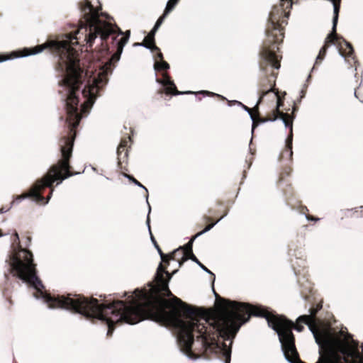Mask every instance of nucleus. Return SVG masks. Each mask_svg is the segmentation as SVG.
<instances>
[{
	"instance_id": "nucleus-35",
	"label": "nucleus",
	"mask_w": 363,
	"mask_h": 363,
	"mask_svg": "<svg viewBox=\"0 0 363 363\" xmlns=\"http://www.w3.org/2000/svg\"><path fill=\"white\" fill-rule=\"evenodd\" d=\"M306 211H308V209L307 208V207H306V206H302V211H301V212H302V213H306Z\"/></svg>"
},
{
	"instance_id": "nucleus-17",
	"label": "nucleus",
	"mask_w": 363,
	"mask_h": 363,
	"mask_svg": "<svg viewBox=\"0 0 363 363\" xmlns=\"http://www.w3.org/2000/svg\"><path fill=\"white\" fill-rule=\"evenodd\" d=\"M191 259L192 261H194V262H196L202 269H203L205 272L209 273L212 277H213V280H212V285L213 286L214 284V281H215V279H216V277H215V274L211 272L205 265H203L198 259L197 257L194 255H191V256H184L183 257V263L184 262H186L187 259ZM213 292L215 294V296L216 297V300H220V296L215 291L214 289L213 288Z\"/></svg>"
},
{
	"instance_id": "nucleus-8",
	"label": "nucleus",
	"mask_w": 363,
	"mask_h": 363,
	"mask_svg": "<svg viewBox=\"0 0 363 363\" xmlns=\"http://www.w3.org/2000/svg\"><path fill=\"white\" fill-rule=\"evenodd\" d=\"M332 44H334L337 46L340 54L345 57V60L351 67L357 66L358 62L354 55V48L352 44L347 42L342 36H339L337 34L332 35V33H330L328 35L323 46L319 51L313 66V69L321 63L322 60L326 55L328 47Z\"/></svg>"
},
{
	"instance_id": "nucleus-12",
	"label": "nucleus",
	"mask_w": 363,
	"mask_h": 363,
	"mask_svg": "<svg viewBox=\"0 0 363 363\" xmlns=\"http://www.w3.org/2000/svg\"><path fill=\"white\" fill-rule=\"evenodd\" d=\"M131 140L130 136L123 137L121 138L119 145L117 148L118 155V167L122 171V174L128 178L129 181L134 183L135 185L143 188L146 192L147 189L140 182H138L132 175L126 173L128 171V143Z\"/></svg>"
},
{
	"instance_id": "nucleus-18",
	"label": "nucleus",
	"mask_w": 363,
	"mask_h": 363,
	"mask_svg": "<svg viewBox=\"0 0 363 363\" xmlns=\"http://www.w3.org/2000/svg\"><path fill=\"white\" fill-rule=\"evenodd\" d=\"M322 308V304L318 303L315 307H312L310 308L309 315H303L298 318V321H307L310 319H317L316 315L318 311Z\"/></svg>"
},
{
	"instance_id": "nucleus-11",
	"label": "nucleus",
	"mask_w": 363,
	"mask_h": 363,
	"mask_svg": "<svg viewBox=\"0 0 363 363\" xmlns=\"http://www.w3.org/2000/svg\"><path fill=\"white\" fill-rule=\"evenodd\" d=\"M162 78H157L156 82L162 85V87L159 89L157 91L156 94L157 96H160L162 97L163 94L166 95H180V94H196V95H203V96H216L220 98L222 100H225L226 99L218 94H215L213 92H211L208 91H201L198 92H194L191 91H179L177 90V88L174 83V82L172 80L171 77L169 74L167 72H164L162 74Z\"/></svg>"
},
{
	"instance_id": "nucleus-14",
	"label": "nucleus",
	"mask_w": 363,
	"mask_h": 363,
	"mask_svg": "<svg viewBox=\"0 0 363 363\" xmlns=\"http://www.w3.org/2000/svg\"><path fill=\"white\" fill-rule=\"evenodd\" d=\"M279 187L282 189L287 205L290 206L292 208H296L301 206V201L295 197L294 189L291 183L284 182Z\"/></svg>"
},
{
	"instance_id": "nucleus-6",
	"label": "nucleus",
	"mask_w": 363,
	"mask_h": 363,
	"mask_svg": "<svg viewBox=\"0 0 363 363\" xmlns=\"http://www.w3.org/2000/svg\"><path fill=\"white\" fill-rule=\"evenodd\" d=\"M84 30L86 33L84 40L90 48L92 47L94 40L98 36H100L103 48L99 50L96 57L99 61L104 64L102 66L103 71L106 74L111 72L112 67L114 66L115 62L120 60L123 47L128 41L130 33V30L126 31L125 35L116 42V52L105 62H104L102 58L108 55L110 52L107 45H104V42L108 39L110 35L116 33L117 31H118L119 34H123L122 31L117 26H113L111 23L99 20L97 14H96L92 20L89 21L87 26L84 28Z\"/></svg>"
},
{
	"instance_id": "nucleus-27",
	"label": "nucleus",
	"mask_w": 363,
	"mask_h": 363,
	"mask_svg": "<svg viewBox=\"0 0 363 363\" xmlns=\"http://www.w3.org/2000/svg\"><path fill=\"white\" fill-rule=\"evenodd\" d=\"M86 4H85V6H84V10L85 9H89L90 12H92L94 9L93 5L91 4V3L90 1H89L88 0H86Z\"/></svg>"
},
{
	"instance_id": "nucleus-7",
	"label": "nucleus",
	"mask_w": 363,
	"mask_h": 363,
	"mask_svg": "<svg viewBox=\"0 0 363 363\" xmlns=\"http://www.w3.org/2000/svg\"><path fill=\"white\" fill-rule=\"evenodd\" d=\"M216 205L218 206V208H209L208 211V215H204L203 216V219L206 222L210 223L208 224L203 230L197 233L195 235H194L184 245V247H180L170 254V257L174 260L178 261L180 267L183 264L184 256H191V255H194L192 247L195 239L203 233L210 230L220 220H221L228 213V211L224 208L223 203L222 201H218Z\"/></svg>"
},
{
	"instance_id": "nucleus-23",
	"label": "nucleus",
	"mask_w": 363,
	"mask_h": 363,
	"mask_svg": "<svg viewBox=\"0 0 363 363\" xmlns=\"http://www.w3.org/2000/svg\"><path fill=\"white\" fill-rule=\"evenodd\" d=\"M151 240H152V242H153L155 248L158 251V253L160 254V257H161V259H162V262H166V261H168V259H167V255H165L162 250H161L160 247L159 246V245L157 244L155 238L153 237L152 235H151Z\"/></svg>"
},
{
	"instance_id": "nucleus-24",
	"label": "nucleus",
	"mask_w": 363,
	"mask_h": 363,
	"mask_svg": "<svg viewBox=\"0 0 363 363\" xmlns=\"http://www.w3.org/2000/svg\"><path fill=\"white\" fill-rule=\"evenodd\" d=\"M179 0H169L164 9L166 13H169L178 4Z\"/></svg>"
},
{
	"instance_id": "nucleus-15",
	"label": "nucleus",
	"mask_w": 363,
	"mask_h": 363,
	"mask_svg": "<svg viewBox=\"0 0 363 363\" xmlns=\"http://www.w3.org/2000/svg\"><path fill=\"white\" fill-rule=\"evenodd\" d=\"M157 30L154 28L145 37L143 41L140 45L143 46L147 49H150L151 52H154L155 50H159V48L155 45V35Z\"/></svg>"
},
{
	"instance_id": "nucleus-5",
	"label": "nucleus",
	"mask_w": 363,
	"mask_h": 363,
	"mask_svg": "<svg viewBox=\"0 0 363 363\" xmlns=\"http://www.w3.org/2000/svg\"><path fill=\"white\" fill-rule=\"evenodd\" d=\"M13 241L12 244V252L9 256V259H6L9 265V272L13 277H16L21 279L23 281L33 286L43 298L45 303L50 308L65 309L55 303L48 301V296L52 298L57 297H74L73 294H67V295H52L49 293L44 292L43 289L44 286L37 276L36 264L33 262V253L25 248H23L20 245V240L18 233L16 231L13 235Z\"/></svg>"
},
{
	"instance_id": "nucleus-40",
	"label": "nucleus",
	"mask_w": 363,
	"mask_h": 363,
	"mask_svg": "<svg viewBox=\"0 0 363 363\" xmlns=\"http://www.w3.org/2000/svg\"><path fill=\"white\" fill-rule=\"evenodd\" d=\"M113 40H116V37H113Z\"/></svg>"
},
{
	"instance_id": "nucleus-20",
	"label": "nucleus",
	"mask_w": 363,
	"mask_h": 363,
	"mask_svg": "<svg viewBox=\"0 0 363 363\" xmlns=\"http://www.w3.org/2000/svg\"><path fill=\"white\" fill-rule=\"evenodd\" d=\"M331 1L333 2V6H334V16H333V28H332V31L330 33H332V35H333V34H337V31H336V28H337V21H338V16H339L340 5V0H331Z\"/></svg>"
},
{
	"instance_id": "nucleus-37",
	"label": "nucleus",
	"mask_w": 363,
	"mask_h": 363,
	"mask_svg": "<svg viewBox=\"0 0 363 363\" xmlns=\"http://www.w3.org/2000/svg\"><path fill=\"white\" fill-rule=\"evenodd\" d=\"M140 43H134V45H134V46H140Z\"/></svg>"
},
{
	"instance_id": "nucleus-30",
	"label": "nucleus",
	"mask_w": 363,
	"mask_h": 363,
	"mask_svg": "<svg viewBox=\"0 0 363 363\" xmlns=\"http://www.w3.org/2000/svg\"><path fill=\"white\" fill-rule=\"evenodd\" d=\"M9 59H10V57L9 56L0 55V62H4Z\"/></svg>"
},
{
	"instance_id": "nucleus-13",
	"label": "nucleus",
	"mask_w": 363,
	"mask_h": 363,
	"mask_svg": "<svg viewBox=\"0 0 363 363\" xmlns=\"http://www.w3.org/2000/svg\"><path fill=\"white\" fill-rule=\"evenodd\" d=\"M98 82L94 79L92 84L85 86L82 91L83 96L86 98V101L82 106V111L85 113L86 109L89 108L96 99L95 92L98 89Z\"/></svg>"
},
{
	"instance_id": "nucleus-10",
	"label": "nucleus",
	"mask_w": 363,
	"mask_h": 363,
	"mask_svg": "<svg viewBox=\"0 0 363 363\" xmlns=\"http://www.w3.org/2000/svg\"><path fill=\"white\" fill-rule=\"evenodd\" d=\"M352 346L346 342H340L338 352L330 351L322 357L323 363H363V355L358 350V342L352 340Z\"/></svg>"
},
{
	"instance_id": "nucleus-1",
	"label": "nucleus",
	"mask_w": 363,
	"mask_h": 363,
	"mask_svg": "<svg viewBox=\"0 0 363 363\" xmlns=\"http://www.w3.org/2000/svg\"><path fill=\"white\" fill-rule=\"evenodd\" d=\"M165 268L162 262L158 266L152 293L136 290L140 293L138 298H132L128 302L99 303L96 298L76 294L74 297L48 296V301L88 318L104 322L108 325V336L112 335L116 324L123 322L133 325L149 319L162 325L174 327L178 330L177 341L181 350L189 354L194 342V333L198 335L206 333L211 311L189 305L174 296L164 277Z\"/></svg>"
},
{
	"instance_id": "nucleus-28",
	"label": "nucleus",
	"mask_w": 363,
	"mask_h": 363,
	"mask_svg": "<svg viewBox=\"0 0 363 363\" xmlns=\"http://www.w3.org/2000/svg\"><path fill=\"white\" fill-rule=\"evenodd\" d=\"M176 272H177V270L174 271L172 274H170L168 271H167L165 269V272H164V275L166 274V277H167L165 278V280H168V282H169L172 277V274H174Z\"/></svg>"
},
{
	"instance_id": "nucleus-29",
	"label": "nucleus",
	"mask_w": 363,
	"mask_h": 363,
	"mask_svg": "<svg viewBox=\"0 0 363 363\" xmlns=\"http://www.w3.org/2000/svg\"><path fill=\"white\" fill-rule=\"evenodd\" d=\"M167 256L168 261L163 262L164 263H165V264H162L163 267H166V268L167 267V266L169 264V260L172 259V258L170 257V254L169 255H167ZM172 260H174V259H172Z\"/></svg>"
},
{
	"instance_id": "nucleus-26",
	"label": "nucleus",
	"mask_w": 363,
	"mask_h": 363,
	"mask_svg": "<svg viewBox=\"0 0 363 363\" xmlns=\"http://www.w3.org/2000/svg\"><path fill=\"white\" fill-rule=\"evenodd\" d=\"M154 52H156V55H155V62H158V60L160 61L163 60V55L160 51V49L159 48V50H155Z\"/></svg>"
},
{
	"instance_id": "nucleus-19",
	"label": "nucleus",
	"mask_w": 363,
	"mask_h": 363,
	"mask_svg": "<svg viewBox=\"0 0 363 363\" xmlns=\"http://www.w3.org/2000/svg\"><path fill=\"white\" fill-rule=\"evenodd\" d=\"M292 172V167L290 165H286L282 167L279 172L277 184L279 186H281L284 182H286V178L289 177Z\"/></svg>"
},
{
	"instance_id": "nucleus-16",
	"label": "nucleus",
	"mask_w": 363,
	"mask_h": 363,
	"mask_svg": "<svg viewBox=\"0 0 363 363\" xmlns=\"http://www.w3.org/2000/svg\"><path fill=\"white\" fill-rule=\"evenodd\" d=\"M269 82V86H270L269 89H268V90H267L266 89H262V94H261V96H259V98L257 102V104L253 108H251V109H252V113L255 114L256 118L261 117L260 114H259V106L262 103L264 96L266 94H267L268 93H269V91H274V79H273V77H272Z\"/></svg>"
},
{
	"instance_id": "nucleus-38",
	"label": "nucleus",
	"mask_w": 363,
	"mask_h": 363,
	"mask_svg": "<svg viewBox=\"0 0 363 363\" xmlns=\"http://www.w3.org/2000/svg\"><path fill=\"white\" fill-rule=\"evenodd\" d=\"M354 95H355V96H356L357 98H359V96H358V94H357V91H355V92H354Z\"/></svg>"
},
{
	"instance_id": "nucleus-9",
	"label": "nucleus",
	"mask_w": 363,
	"mask_h": 363,
	"mask_svg": "<svg viewBox=\"0 0 363 363\" xmlns=\"http://www.w3.org/2000/svg\"><path fill=\"white\" fill-rule=\"evenodd\" d=\"M274 97L277 99V104L275 108L269 113L263 119H260V122L274 121L278 118L281 119L286 126L289 128V134L286 140L285 150L281 153V157L287 155L289 160H292L293 151H292V141H293V117L288 113H284L280 111V108L284 106V98L279 95V91L277 89L274 92Z\"/></svg>"
},
{
	"instance_id": "nucleus-2",
	"label": "nucleus",
	"mask_w": 363,
	"mask_h": 363,
	"mask_svg": "<svg viewBox=\"0 0 363 363\" xmlns=\"http://www.w3.org/2000/svg\"><path fill=\"white\" fill-rule=\"evenodd\" d=\"M45 49L58 57L55 69L64 75L60 84L68 89L65 102L68 130L59 140L60 158L57 162L52 164L48 172L40 179H38L27 192L16 196L12 204H18L25 199H30L38 204L45 205L51 198L55 182L58 181L57 184H60L78 174L70 164L77 128L82 119L78 108L79 100L77 92L83 82L84 69L80 65L78 52L71 46L69 41L50 40L33 48H24L19 52L20 54L13 55L15 57H26L38 54Z\"/></svg>"
},
{
	"instance_id": "nucleus-36",
	"label": "nucleus",
	"mask_w": 363,
	"mask_h": 363,
	"mask_svg": "<svg viewBox=\"0 0 363 363\" xmlns=\"http://www.w3.org/2000/svg\"><path fill=\"white\" fill-rule=\"evenodd\" d=\"M301 93V98L304 97L305 93H306V90L302 89Z\"/></svg>"
},
{
	"instance_id": "nucleus-39",
	"label": "nucleus",
	"mask_w": 363,
	"mask_h": 363,
	"mask_svg": "<svg viewBox=\"0 0 363 363\" xmlns=\"http://www.w3.org/2000/svg\"><path fill=\"white\" fill-rule=\"evenodd\" d=\"M5 278H6V279H9V274H5Z\"/></svg>"
},
{
	"instance_id": "nucleus-22",
	"label": "nucleus",
	"mask_w": 363,
	"mask_h": 363,
	"mask_svg": "<svg viewBox=\"0 0 363 363\" xmlns=\"http://www.w3.org/2000/svg\"><path fill=\"white\" fill-rule=\"evenodd\" d=\"M154 68L156 71H167L169 69V65L163 60L160 62H155Z\"/></svg>"
},
{
	"instance_id": "nucleus-31",
	"label": "nucleus",
	"mask_w": 363,
	"mask_h": 363,
	"mask_svg": "<svg viewBox=\"0 0 363 363\" xmlns=\"http://www.w3.org/2000/svg\"><path fill=\"white\" fill-rule=\"evenodd\" d=\"M298 110V108L296 106H294L293 107V111H292V116H291V117H293V119L294 118V113Z\"/></svg>"
},
{
	"instance_id": "nucleus-25",
	"label": "nucleus",
	"mask_w": 363,
	"mask_h": 363,
	"mask_svg": "<svg viewBox=\"0 0 363 363\" xmlns=\"http://www.w3.org/2000/svg\"><path fill=\"white\" fill-rule=\"evenodd\" d=\"M169 13H165V11H164V13L163 14L160 16V18L157 19V21H156L153 28L155 29V30H157L159 29V28L160 27V26L162 24L163 21H164L165 18L167 17V16L168 15Z\"/></svg>"
},
{
	"instance_id": "nucleus-3",
	"label": "nucleus",
	"mask_w": 363,
	"mask_h": 363,
	"mask_svg": "<svg viewBox=\"0 0 363 363\" xmlns=\"http://www.w3.org/2000/svg\"><path fill=\"white\" fill-rule=\"evenodd\" d=\"M220 301L222 304L218 312L211 311L209 320L206 323V333L196 337V340L201 342V348L204 351L222 352L225 363H230L231 348L227 347L224 342L220 345L217 339L218 336L226 340L235 338L241 325L247 323L251 315L267 320L268 325L277 333L281 347L294 346L292 330L294 323L284 315L274 314L262 306H253L223 298H220Z\"/></svg>"
},
{
	"instance_id": "nucleus-32",
	"label": "nucleus",
	"mask_w": 363,
	"mask_h": 363,
	"mask_svg": "<svg viewBox=\"0 0 363 363\" xmlns=\"http://www.w3.org/2000/svg\"><path fill=\"white\" fill-rule=\"evenodd\" d=\"M31 242V237L30 236H26V246H28Z\"/></svg>"
},
{
	"instance_id": "nucleus-4",
	"label": "nucleus",
	"mask_w": 363,
	"mask_h": 363,
	"mask_svg": "<svg viewBox=\"0 0 363 363\" xmlns=\"http://www.w3.org/2000/svg\"><path fill=\"white\" fill-rule=\"evenodd\" d=\"M289 17L282 5L274 6L269 13L265 30L266 38L263 41L259 51V66L264 77L262 78L259 84V96L262 89H269V80L274 79V91L275 89L276 79L281 67L282 57L277 52L279 51V45L283 43L284 38V26L287 24L286 18Z\"/></svg>"
},
{
	"instance_id": "nucleus-21",
	"label": "nucleus",
	"mask_w": 363,
	"mask_h": 363,
	"mask_svg": "<svg viewBox=\"0 0 363 363\" xmlns=\"http://www.w3.org/2000/svg\"><path fill=\"white\" fill-rule=\"evenodd\" d=\"M236 103H238V105L242 107V108L244 110H245L250 116L252 120V130L259 124V123H263L264 122H260L259 120L260 119H263L264 117H258V118H256V116H255V114L252 113V109H251V108H249L247 107V106L244 105L243 104H242L241 102L240 101H235Z\"/></svg>"
},
{
	"instance_id": "nucleus-34",
	"label": "nucleus",
	"mask_w": 363,
	"mask_h": 363,
	"mask_svg": "<svg viewBox=\"0 0 363 363\" xmlns=\"http://www.w3.org/2000/svg\"><path fill=\"white\" fill-rule=\"evenodd\" d=\"M235 101H228V103L229 106H233V105H235V104H238V103H236Z\"/></svg>"
},
{
	"instance_id": "nucleus-41",
	"label": "nucleus",
	"mask_w": 363,
	"mask_h": 363,
	"mask_svg": "<svg viewBox=\"0 0 363 363\" xmlns=\"http://www.w3.org/2000/svg\"><path fill=\"white\" fill-rule=\"evenodd\" d=\"M290 1H291V0H289Z\"/></svg>"
},
{
	"instance_id": "nucleus-33",
	"label": "nucleus",
	"mask_w": 363,
	"mask_h": 363,
	"mask_svg": "<svg viewBox=\"0 0 363 363\" xmlns=\"http://www.w3.org/2000/svg\"><path fill=\"white\" fill-rule=\"evenodd\" d=\"M306 218H307L308 220H318L317 218H315L313 216H312L311 215L306 216Z\"/></svg>"
}]
</instances>
